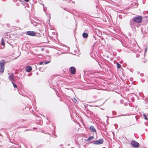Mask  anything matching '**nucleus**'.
Wrapping results in <instances>:
<instances>
[{"instance_id":"obj_2","label":"nucleus","mask_w":148,"mask_h":148,"mask_svg":"<svg viewBox=\"0 0 148 148\" xmlns=\"http://www.w3.org/2000/svg\"><path fill=\"white\" fill-rule=\"evenodd\" d=\"M142 16H138L134 17L133 19V21L137 23H140L142 22Z\"/></svg>"},{"instance_id":"obj_5","label":"nucleus","mask_w":148,"mask_h":148,"mask_svg":"<svg viewBox=\"0 0 148 148\" xmlns=\"http://www.w3.org/2000/svg\"><path fill=\"white\" fill-rule=\"evenodd\" d=\"M103 140L102 139H100L98 140L95 141L93 142V143L96 145H99L102 144L103 143Z\"/></svg>"},{"instance_id":"obj_13","label":"nucleus","mask_w":148,"mask_h":148,"mask_svg":"<svg viewBox=\"0 0 148 148\" xmlns=\"http://www.w3.org/2000/svg\"><path fill=\"white\" fill-rule=\"evenodd\" d=\"M12 83L13 84L14 87L15 88H17V86L14 83H13V82H12Z\"/></svg>"},{"instance_id":"obj_18","label":"nucleus","mask_w":148,"mask_h":148,"mask_svg":"<svg viewBox=\"0 0 148 148\" xmlns=\"http://www.w3.org/2000/svg\"><path fill=\"white\" fill-rule=\"evenodd\" d=\"M147 50V47H146L145 49V52H146Z\"/></svg>"},{"instance_id":"obj_10","label":"nucleus","mask_w":148,"mask_h":148,"mask_svg":"<svg viewBox=\"0 0 148 148\" xmlns=\"http://www.w3.org/2000/svg\"><path fill=\"white\" fill-rule=\"evenodd\" d=\"M82 36L84 38H86L88 37V35L87 33L84 32L83 33Z\"/></svg>"},{"instance_id":"obj_7","label":"nucleus","mask_w":148,"mask_h":148,"mask_svg":"<svg viewBox=\"0 0 148 148\" xmlns=\"http://www.w3.org/2000/svg\"><path fill=\"white\" fill-rule=\"evenodd\" d=\"M9 79L12 82L14 80V74L13 73H11L10 74L8 77Z\"/></svg>"},{"instance_id":"obj_12","label":"nucleus","mask_w":148,"mask_h":148,"mask_svg":"<svg viewBox=\"0 0 148 148\" xmlns=\"http://www.w3.org/2000/svg\"><path fill=\"white\" fill-rule=\"evenodd\" d=\"M94 138V137L93 136H90L87 139V141H88L89 140H92Z\"/></svg>"},{"instance_id":"obj_9","label":"nucleus","mask_w":148,"mask_h":148,"mask_svg":"<svg viewBox=\"0 0 148 148\" xmlns=\"http://www.w3.org/2000/svg\"><path fill=\"white\" fill-rule=\"evenodd\" d=\"M90 129L91 131L93 132H96V130L95 129L93 126H90Z\"/></svg>"},{"instance_id":"obj_4","label":"nucleus","mask_w":148,"mask_h":148,"mask_svg":"<svg viewBox=\"0 0 148 148\" xmlns=\"http://www.w3.org/2000/svg\"><path fill=\"white\" fill-rule=\"evenodd\" d=\"M70 73L73 75L75 74V73L76 70L75 68L73 66L71 67L69 69Z\"/></svg>"},{"instance_id":"obj_11","label":"nucleus","mask_w":148,"mask_h":148,"mask_svg":"<svg viewBox=\"0 0 148 148\" xmlns=\"http://www.w3.org/2000/svg\"><path fill=\"white\" fill-rule=\"evenodd\" d=\"M1 44L3 46H4L5 45V41L3 38H2L1 39Z\"/></svg>"},{"instance_id":"obj_15","label":"nucleus","mask_w":148,"mask_h":148,"mask_svg":"<svg viewBox=\"0 0 148 148\" xmlns=\"http://www.w3.org/2000/svg\"><path fill=\"white\" fill-rule=\"evenodd\" d=\"M143 116H144L145 119L146 120H147L148 119L147 117V116L145 115V114H144Z\"/></svg>"},{"instance_id":"obj_14","label":"nucleus","mask_w":148,"mask_h":148,"mask_svg":"<svg viewBox=\"0 0 148 148\" xmlns=\"http://www.w3.org/2000/svg\"><path fill=\"white\" fill-rule=\"evenodd\" d=\"M117 66L118 68H120L121 67V65L119 63H117Z\"/></svg>"},{"instance_id":"obj_3","label":"nucleus","mask_w":148,"mask_h":148,"mask_svg":"<svg viewBox=\"0 0 148 148\" xmlns=\"http://www.w3.org/2000/svg\"><path fill=\"white\" fill-rule=\"evenodd\" d=\"M131 145L133 147L136 148H138L139 146V143L134 140H133L131 141Z\"/></svg>"},{"instance_id":"obj_1","label":"nucleus","mask_w":148,"mask_h":148,"mask_svg":"<svg viewBox=\"0 0 148 148\" xmlns=\"http://www.w3.org/2000/svg\"><path fill=\"white\" fill-rule=\"evenodd\" d=\"M5 61L2 60L0 61V72L3 73L4 70Z\"/></svg>"},{"instance_id":"obj_17","label":"nucleus","mask_w":148,"mask_h":148,"mask_svg":"<svg viewBox=\"0 0 148 148\" xmlns=\"http://www.w3.org/2000/svg\"><path fill=\"white\" fill-rule=\"evenodd\" d=\"M44 62H39V64L40 65H42V64L43 63H44Z\"/></svg>"},{"instance_id":"obj_19","label":"nucleus","mask_w":148,"mask_h":148,"mask_svg":"<svg viewBox=\"0 0 148 148\" xmlns=\"http://www.w3.org/2000/svg\"><path fill=\"white\" fill-rule=\"evenodd\" d=\"M25 1H26V2H28L29 1V0H24Z\"/></svg>"},{"instance_id":"obj_6","label":"nucleus","mask_w":148,"mask_h":148,"mask_svg":"<svg viewBox=\"0 0 148 148\" xmlns=\"http://www.w3.org/2000/svg\"><path fill=\"white\" fill-rule=\"evenodd\" d=\"M27 34L30 36H36V33L34 31H28L27 32Z\"/></svg>"},{"instance_id":"obj_8","label":"nucleus","mask_w":148,"mask_h":148,"mask_svg":"<svg viewBox=\"0 0 148 148\" xmlns=\"http://www.w3.org/2000/svg\"><path fill=\"white\" fill-rule=\"evenodd\" d=\"M25 69L26 72H29L32 71V69L31 66H27L25 67Z\"/></svg>"},{"instance_id":"obj_16","label":"nucleus","mask_w":148,"mask_h":148,"mask_svg":"<svg viewBox=\"0 0 148 148\" xmlns=\"http://www.w3.org/2000/svg\"><path fill=\"white\" fill-rule=\"evenodd\" d=\"M50 62V61L45 62H44V64H46L49 63Z\"/></svg>"}]
</instances>
